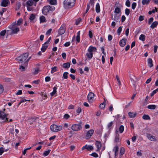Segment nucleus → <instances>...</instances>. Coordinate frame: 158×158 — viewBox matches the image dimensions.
Returning <instances> with one entry per match:
<instances>
[{
  "label": "nucleus",
  "mask_w": 158,
  "mask_h": 158,
  "mask_svg": "<svg viewBox=\"0 0 158 158\" xmlns=\"http://www.w3.org/2000/svg\"><path fill=\"white\" fill-rule=\"evenodd\" d=\"M75 0H64L63 2V6L65 9L73 7L75 3Z\"/></svg>",
  "instance_id": "f257e3e1"
},
{
  "label": "nucleus",
  "mask_w": 158,
  "mask_h": 158,
  "mask_svg": "<svg viewBox=\"0 0 158 158\" xmlns=\"http://www.w3.org/2000/svg\"><path fill=\"white\" fill-rule=\"evenodd\" d=\"M55 8L54 6H44L42 9V12L44 15H46L48 14L50 11L54 10Z\"/></svg>",
  "instance_id": "f03ea898"
},
{
  "label": "nucleus",
  "mask_w": 158,
  "mask_h": 158,
  "mask_svg": "<svg viewBox=\"0 0 158 158\" xmlns=\"http://www.w3.org/2000/svg\"><path fill=\"white\" fill-rule=\"evenodd\" d=\"M9 28L11 29V33L12 34H16L19 31V28L18 26L15 25V23L9 26Z\"/></svg>",
  "instance_id": "7ed1b4c3"
},
{
  "label": "nucleus",
  "mask_w": 158,
  "mask_h": 158,
  "mask_svg": "<svg viewBox=\"0 0 158 158\" xmlns=\"http://www.w3.org/2000/svg\"><path fill=\"white\" fill-rule=\"evenodd\" d=\"M28 56V53H25L18 57L17 60L19 62L22 63L26 60Z\"/></svg>",
  "instance_id": "20e7f679"
},
{
  "label": "nucleus",
  "mask_w": 158,
  "mask_h": 158,
  "mask_svg": "<svg viewBox=\"0 0 158 158\" xmlns=\"http://www.w3.org/2000/svg\"><path fill=\"white\" fill-rule=\"evenodd\" d=\"M50 128L51 130L52 131L56 132L61 131L62 129V127L61 126H58L55 124H53L51 126Z\"/></svg>",
  "instance_id": "39448f33"
},
{
  "label": "nucleus",
  "mask_w": 158,
  "mask_h": 158,
  "mask_svg": "<svg viewBox=\"0 0 158 158\" xmlns=\"http://www.w3.org/2000/svg\"><path fill=\"white\" fill-rule=\"evenodd\" d=\"M0 118L5 122L8 121L7 115L3 111H0Z\"/></svg>",
  "instance_id": "423d86ee"
},
{
  "label": "nucleus",
  "mask_w": 158,
  "mask_h": 158,
  "mask_svg": "<svg viewBox=\"0 0 158 158\" xmlns=\"http://www.w3.org/2000/svg\"><path fill=\"white\" fill-rule=\"evenodd\" d=\"M82 128L80 124H74L71 127V129L74 131H77L80 130Z\"/></svg>",
  "instance_id": "0eeeda50"
},
{
  "label": "nucleus",
  "mask_w": 158,
  "mask_h": 158,
  "mask_svg": "<svg viewBox=\"0 0 158 158\" xmlns=\"http://www.w3.org/2000/svg\"><path fill=\"white\" fill-rule=\"evenodd\" d=\"M65 30L66 27L65 25L64 24H62L59 29V34L61 35L64 34L65 31Z\"/></svg>",
  "instance_id": "6e6552de"
},
{
  "label": "nucleus",
  "mask_w": 158,
  "mask_h": 158,
  "mask_svg": "<svg viewBox=\"0 0 158 158\" xmlns=\"http://www.w3.org/2000/svg\"><path fill=\"white\" fill-rule=\"evenodd\" d=\"M120 15L116 13H114L113 14L112 13L111 14V19L112 20L115 21H118V20Z\"/></svg>",
  "instance_id": "1a4fd4ad"
},
{
  "label": "nucleus",
  "mask_w": 158,
  "mask_h": 158,
  "mask_svg": "<svg viewBox=\"0 0 158 158\" xmlns=\"http://www.w3.org/2000/svg\"><path fill=\"white\" fill-rule=\"evenodd\" d=\"M94 94L92 92H90L88 94L87 98L89 102H92L94 100Z\"/></svg>",
  "instance_id": "9d476101"
},
{
  "label": "nucleus",
  "mask_w": 158,
  "mask_h": 158,
  "mask_svg": "<svg viewBox=\"0 0 158 158\" xmlns=\"http://www.w3.org/2000/svg\"><path fill=\"white\" fill-rule=\"evenodd\" d=\"M10 4L9 0H2L1 3V6L3 7H6Z\"/></svg>",
  "instance_id": "9b49d317"
},
{
  "label": "nucleus",
  "mask_w": 158,
  "mask_h": 158,
  "mask_svg": "<svg viewBox=\"0 0 158 158\" xmlns=\"http://www.w3.org/2000/svg\"><path fill=\"white\" fill-rule=\"evenodd\" d=\"M94 132V130L93 129H90L88 131L86 134V138L87 139H89Z\"/></svg>",
  "instance_id": "f8f14e48"
},
{
  "label": "nucleus",
  "mask_w": 158,
  "mask_h": 158,
  "mask_svg": "<svg viewBox=\"0 0 158 158\" xmlns=\"http://www.w3.org/2000/svg\"><path fill=\"white\" fill-rule=\"evenodd\" d=\"M94 0H90L89 4H88L87 5V9L85 14L89 10L90 8V4L91 6H92L93 7H94Z\"/></svg>",
  "instance_id": "ddd939ff"
},
{
  "label": "nucleus",
  "mask_w": 158,
  "mask_h": 158,
  "mask_svg": "<svg viewBox=\"0 0 158 158\" xmlns=\"http://www.w3.org/2000/svg\"><path fill=\"white\" fill-rule=\"evenodd\" d=\"M85 149H86L88 151L92 150L93 149V147L92 146L86 145L82 148V150Z\"/></svg>",
  "instance_id": "4468645a"
},
{
  "label": "nucleus",
  "mask_w": 158,
  "mask_h": 158,
  "mask_svg": "<svg viewBox=\"0 0 158 158\" xmlns=\"http://www.w3.org/2000/svg\"><path fill=\"white\" fill-rule=\"evenodd\" d=\"M127 40L125 39H123L120 40L119 42L120 45L121 47H124L126 44Z\"/></svg>",
  "instance_id": "2eb2a0df"
},
{
  "label": "nucleus",
  "mask_w": 158,
  "mask_h": 158,
  "mask_svg": "<svg viewBox=\"0 0 158 158\" xmlns=\"http://www.w3.org/2000/svg\"><path fill=\"white\" fill-rule=\"evenodd\" d=\"M95 144L97 148V151L100 150L102 147L101 143L99 141H96Z\"/></svg>",
  "instance_id": "dca6fc26"
},
{
  "label": "nucleus",
  "mask_w": 158,
  "mask_h": 158,
  "mask_svg": "<svg viewBox=\"0 0 158 158\" xmlns=\"http://www.w3.org/2000/svg\"><path fill=\"white\" fill-rule=\"evenodd\" d=\"M147 137L151 141H155L156 140L155 137L154 136L150 134H147Z\"/></svg>",
  "instance_id": "f3484780"
},
{
  "label": "nucleus",
  "mask_w": 158,
  "mask_h": 158,
  "mask_svg": "<svg viewBox=\"0 0 158 158\" xmlns=\"http://www.w3.org/2000/svg\"><path fill=\"white\" fill-rule=\"evenodd\" d=\"M97 48L96 47L93 46H90L88 48V52L93 53V52H95Z\"/></svg>",
  "instance_id": "a211bd4d"
},
{
  "label": "nucleus",
  "mask_w": 158,
  "mask_h": 158,
  "mask_svg": "<svg viewBox=\"0 0 158 158\" xmlns=\"http://www.w3.org/2000/svg\"><path fill=\"white\" fill-rule=\"evenodd\" d=\"M121 9L117 7L115 8L114 11V13L118 14L121 15Z\"/></svg>",
  "instance_id": "6ab92c4d"
},
{
  "label": "nucleus",
  "mask_w": 158,
  "mask_h": 158,
  "mask_svg": "<svg viewBox=\"0 0 158 158\" xmlns=\"http://www.w3.org/2000/svg\"><path fill=\"white\" fill-rule=\"evenodd\" d=\"M118 147L117 146H115L113 149V151L114 152V155L116 156L118 155Z\"/></svg>",
  "instance_id": "aec40b11"
},
{
  "label": "nucleus",
  "mask_w": 158,
  "mask_h": 158,
  "mask_svg": "<svg viewBox=\"0 0 158 158\" xmlns=\"http://www.w3.org/2000/svg\"><path fill=\"white\" fill-rule=\"evenodd\" d=\"M95 10L97 13H98L100 11V6L99 3H97L96 5Z\"/></svg>",
  "instance_id": "412c9836"
},
{
  "label": "nucleus",
  "mask_w": 158,
  "mask_h": 158,
  "mask_svg": "<svg viewBox=\"0 0 158 158\" xmlns=\"http://www.w3.org/2000/svg\"><path fill=\"white\" fill-rule=\"evenodd\" d=\"M85 56L88 58L90 60L93 57V53L88 52L86 54Z\"/></svg>",
  "instance_id": "4be33fe9"
},
{
  "label": "nucleus",
  "mask_w": 158,
  "mask_h": 158,
  "mask_svg": "<svg viewBox=\"0 0 158 158\" xmlns=\"http://www.w3.org/2000/svg\"><path fill=\"white\" fill-rule=\"evenodd\" d=\"M48 44H46L45 43L42 45V47L41 48V50L42 52H44L48 48Z\"/></svg>",
  "instance_id": "5701e85b"
},
{
  "label": "nucleus",
  "mask_w": 158,
  "mask_h": 158,
  "mask_svg": "<svg viewBox=\"0 0 158 158\" xmlns=\"http://www.w3.org/2000/svg\"><path fill=\"white\" fill-rule=\"evenodd\" d=\"M23 23V19L20 18L17 21V23H15V25L19 27Z\"/></svg>",
  "instance_id": "b1692460"
},
{
  "label": "nucleus",
  "mask_w": 158,
  "mask_h": 158,
  "mask_svg": "<svg viewBox=\"0 0 158 158\" xmlns=\"http://www.w3.org/2000/svg\"><path fill=\"white\" fill-rule=\"evenodd\" d=\"M35 3L32 0H28L27 2V6H31L34 5Z\"/></svg>",
  "instance_id": "393cba45"
},
{
  "label": "nucleus",
  "mask_w": 158,
  "mask_h": 158,
  "mask_svg": "<svg viewBox=\"0 0 158 158\" xmlns=\"http://www.w3.org/2000/svg\"><path fill=\"white\" fill-rule=\"evenodd\" d=\"M148 65L150 67L153 66L152 61L151 59L149 58L148 60Z\"/></svg>",
  "instance_id": "a878e982"
},
{
  "label": "nucleus",
  "mask_w": 158,
  "mask_h": 158,
  "mask_svg": "<svg viewBox=\"0 0 158 158\" xmlns=\"http://www.w3.org/2000/svg\"><path fill=\"white\" fill-rule=\"evenodd\" d=\"M124 152L125 150L124 148L123 147L121 148L119 154V156L120 158H121L122 156L124 153Z\"/></svg>",
  "instance_id": "bb28decb"
},
{
  "label": "nucleus",
  "mask_w": 158,
  "mask_h": 158,
  "mask_svg": "<svg viewBox=\"0 0 158 158\" xmlns=\"http://www.w3.org/2000/svg\"><path fill=\"white\" fill-rule=\"evenodd\" d=\"M158 24V23L157 21H155L153 22L151 25L150 27L153 29L156 27Z\"/></svg>",
  "instance_id": "cd10ccee"
},
{
  "label": "nucleus",
  "mask_w": 158,
  "mask_h": 158,
  "mask_svg": "<svg viewBox=\"0 0 158 158\" xmlns=\"http://www.w3.org/2000/svg\"><path fill=\"white\" fill-rule=\"evenodd\" d=\"M57 88L56 86H55L53 88V91L50 93V94L52 96H53L56 92Z\"/></svg>",
  "instance_id": "c85d7f7f"
},
{
  "label": "nucleus",
  "mask_w": 158,
  "mask_h": 158,
  "mask_svg": "<svg viewBox=\"0 0 158 158\" xmlns=\"http://www.w3.org/2000/svg\"><path fill=\"white\" fill-rule=\"evenodd\" d=\"M48 1L51 5H55L57 3V0H48Z\"/></svg>",
  "instance_id": "c756f323"
},
{
  "label": "nucleus",
  "mask_w": 158,
  "mask_h": 158,
  "mask_svg": "<svg viewBox=\"0 0 158 158\" xmlns=\"http://www.w3.org/2000/svg\"><path fill=\"white\" fill-rule=\"evenodd\" d=\"M58 71V68L56 66L52 67L51 68V73H53L54 72L57 71Z\"/></svg>",
  "instance_id": "7c9ffc66"
},
{
  "label": "nucleus",
  "mask_w": 158,
  "mask_h": 158,
  "mask_svg": "<svg viewBox=\"0 0 158 158\" xmlns=\"http://www.w3.org/2000/svg\"><path fill=\"white\" fill-rule=\"evenodd\" d=\"M145 36L143 34H141L139 38L140 40L144 41L145 39Z\"/></svg>",
  "instance_id": "2f4dec72"
},
{
  "label": "nucleus",
  "mask_w": 158,
  "mask_h": 158,
  "mask_svg": "<svg viewBox=\"0 0 158 158\" xmlns=\"http://www.w3.org/2000/svg\"><path fill=\"white\" fill-rule=\"evenodd\" d=\"M70 66V64L69 62L64 63L63 64V67L65 68H69Z\"/></svg>",
  "instance_id": "473e14b6"
},
{
  "label": "nucleus",
  "mask_w": 158,
  "mask_h": 158,
  "mask_svg": "<svg viewBox=\"0 0 158 158\" xmlns=\"http://www.w3.org/2000/svg\"><path fill=\"white\" fill-rule=\"evenodd\" d=\"M150 2V0H142V3L143 5L145 4L148 5L149 3Z\"/></svg>",
  "instance_id": "72a5a7b5"
},
{
  "label": "nucleus",
  "mask_w": 158,
  "mask_h": 158,
  "mask_svg": "<svg viewBox=\"0 0 158 158\" xmlns=\"http://www.w3.org/2000/svg\"><path fill=\"white\" fill-rule=\"evenodd\" d=\"M40 23H44L46 21L45 17L43 16L40 17Z\"/></svg>",
  "instance_id": "f704fd0d"
},
{
  "label": "nucleus",
  "mask_w": 158,
  "mask_h": 158,
  "mask_svg": "<svg viewBox=\"0 0 158 158\" xmlns=\"http://www.w3.org/2000/svg\"><path fill=\"white\" fill-rule=\"evenodd\" d=\"M35 15L34 14H31L29 19L31 21L33 20L35 18Z\"/></svg>",
  "instance_id": "c9c22d12"
},
{
  "label": "nucleus",
  "mask_w": 158,
  "mask_h": 158,
  "mask_svg": "<svg viewBox=\"0 0 158 158\" xmlns=\"http://www.w3.org/2000/svg\"><path fill=\"white\" fill-rule=\"evenodd\" d=\"M50 151L51 150L50 149H48L47 151H44L43 153V156H47L49 154Z\"/></svg>",
  "instance_id": "e433bc0d"
},
{
  "label": "nucleus",
  "mask_w": 158,
  "mask_h": 158,
  "mask_svg": "<svg viewBox=\"0 0 158 158\" xmlns=\"http://www.w3.org/2000/svg\"><path fill=\"white\" fill-rule=\"evenodd\" d=\"M128 114L130 118H134L136 116V113H132L129 112Z\"/></svg>",
  "instance_id": "4c0bfd02"
},
{
  "label": "nucleus",
  "mask_w": 158,
  "mask_h": 158,
  "mask_svg": "<svg viewBox=\"0 0 158 158\" xmlns=\"http://www.w3.org/2000/svg\"><path fill=\"white\" fill-rule=\"evenodd\" d=\"M142 118L145 120H150V118L148 115L144 114L142 117Z\"/></svg>",
  "instance_id": "58836bf2"
},
{
  "label": "nucleus",
  "mask_w": 158,
  "mask_h": 158,
  "mask_svg": "<svg viewBox=\"0 0 158 158\" xmlns=\"http://www.w3.org/2000/svg\"><path fill=\"white\" fill-rule=\"evenodd\" d=\"M120 133H122L124 130V127L123 125H121L119 128Z\"/></svg>",
  "instance_id": "ea45409f"
},
{
  "label": "nucleus",
  "mask_w": 158,
  "mask_h": 158,
  "mask_svg": "<svg viewBox=\"0 0 158 158\" xmlns=\"http://www.w3.org/2000/svg\"><path fill=\"white\" fill-rule=\"evenodd\" d=\"M156 106L155 105H149L148 106V108L151 110H154L156 108Z\"/></svg>",
  "instance_id": "a19ab883"
},
{
  "label": "nucleus",
  "mask_w": 158,
  "mask_h": 158,
  "mask_svg": "<svg viewBox=\"0 0 158 158\" xmlns=\"http://www.w3.org/2000/svg\"><path fill=\"white\" fill-rule=\"evenodd\" d=\"M6 32V30H3L1 31L0 33V35L1 36H4L5 35Z\"/></svg>",
  "instance_id": "79ce46f5"
},
{
  "label": "nucleus",
  "mask_w": 158,
  "mask_h": 158,
  "mask_svg": "<svg viewBox=\"0 0 158 158\" xmlns=\"http://www.w3.org/2000/svg\"><path fill=\"white\" fill-rule=\"evenodd\" d=\"M68 73L67 72H64L63 74V77L64 79H67L68 78Z\"/></svg>",
  "instance_id": "37998d69"
},
{
  "label": "nucleus",
  "mask_w": 158,
  "mask_h": 158,
  "mask_svg": "<svg viewBox=\"0 0 158 158\" xmlns=\"http://www.w3.org/2000/svg\"><path fill=\"white\" fill-rule=\"evenodd\" d=\"M122 31V27L121 26L119 27L117 30V33L119 35Z\"/></svg>",
  "instance_id": "c03bdc74"
},
{
  "label": "nucleus",
  "mask_w": 158,
  "mask_h": 158,
  "mask_svg": "<svg viewBox=\"0 0 158 158\" xmlns=\"http://www.w3.org/2000/svg\"><path fill=\"white\" fill-rule=\"evenodd\" d=\"M125 14H126V15L127 16L129 14V13H130V10L128 8H126L125 10Z\"/></svg>",
  "instance_id": "a18cd8bd"
},
{
  "label": "nucleus",
  "mask_w": 158,
  "mask_h": 158,
  "mask_svg": "<svg viewBox=\"0 0 158 158\" xmlns=\"http://www.w3.org/2000/svg\"><path fill=\"white\" fill-rule=\"evenodd\" d=\"M35 118H32L29 119L28 121L29 122L30 124L33 123V122L35 120Z\"/></svg>",
  "instance_id": "49530a36"
},
{
  "label": "nucleus",
  "mask_w": 158,
  "mask_h": 158,
  "mask_svg": "<svg viewBox=\"0 0 158 158\" xmlns=\"http://www.w3.org/2000/svg\"><path fill=\"white\" fill-rule=\"evenodd\" d=\"M70 117L69 115L68 114H65L64 116V118L65 119H67Z\"/></svg>",
  "instance_id": "de8ad7c7"
},
{
  "label": "nucleus",
  "mask_w": 158,
  "mask_h": 158,
  "mask_svg": "<svg viewBox=\"0 0 158 158\" xmlns=\"http://www.w3.org/2000/svg\"><path fill=\"white\" fill-rule=\"evenodd\" d=\"M125 4L127 7H130V2L129 0H127Z\"/></svg>",
  "instance_id": "09e8293b"
},
{
  "label": "nucleus",
  "mask_w": 158,
  "mask_h": 158,
  "mask_svg": "<svg viewBox=\"0 0 158 158\" xmlns=\"http://www.w3.org/2000/svg\"><path fill=\"white\" fill-rule=\"evenodd\" d=\"M113 124V122L111 121L107 125V127L109 129L111 128V127L112 126Z\"/></svg>",
  "instance_id": "8fccbe9b"
},
{
  "label": "nucleus",
  "mask_w": 158,
  "mask_h": 158,
  "mask_svg": "<svg viewBox=\"0 0 158 158\" xmlns=\"http://www.w3.org/2000/svg\"><path fill=\"white\" fill-rule=\"evenodd\" d=\"M52 31V29L51 28L49 29L46 32V34L47 35H49L51 34Z\"/></svg>",
  "instance_id": "3c124183"
},
{
  "label": "nucleus",
  "mask_w": 158,
  "mask_h": 158,
  "mask_svg": "<svg viewBox=\"0 0 158 158\" xmlns=\"http://www.w3.org/2000/svg\"><path fill=\"white\" fill-rule=\"evenodd\" d=\"M4 90V88L2 85H0V94L2 93Z\"/></svg>",
  "instance_id": "603ef678"
},
{
  "label": "nucleus",
  "mask_w": 158,
  "mask_h": 158,
  "mask_svg": "<svg viewBox=\"0 0 158 158\" xmlns=\"http://www.w3.org/2000/svg\"><path fill=\"white\" fill-rule=\"evenodd\" d=\"M6 10V9L5 8H2V11L0 12V14L1 15H2L3 13L5 12Z\"/></svg>",
  "instance_id": "864d4df0"
},
{
  "label": "nucleus",
  "mask_w": 158,
  "mask_h": 158,
  "mask_svg": "<svg viewBox=\"0 0 158 158\" xmlns=\"http://www.w3.org/2000/svg\"><path fill=\"white\" fill-rule=\"evenodd\" d=\"M137 155L138 156H141L142 155V151L141 150H140L137 152Z\"/></svg>",
  "instance_id": "5fc2aeb1"
},
{
  "label": "nucleus",
  "mask_w": 158,
  "mask_h": 158,
  "mask_svg": "<svg viewBox=\"0 0 158 158\" xmlns=\"http://www.w3.org/2000/svg\"><path fill=\"white\" fill-rule=\"evenodd\" d=\"M4 152V148L2 147L0 148V155H2V154Z\"/></svg>",
  "instance_id": "6e6d98bb"
},
{
  "label": "nucleus",
  "mask_w": 158,
  "mask_h": 158,
  "mask_svg": "<svg viewBox=\"0 0 158 158\" xmlns=\"http://www.w3.org/2000/svg\"><path fill=\"white\" fill-rule=\"evenodd\" d=\"M99 107L100 108H101L102 109H103L105 107V104L103 103H101Z\"/></svg>",
  "instance_id": "4d7b16f0"
},
{
  "label": "nucleus",
  "mask_w": 158,
  "mask_h": 158,
  "mask_svg": "<svg viewBox=\"0 0 158 158\" xmlns=\"http://www.w3.org/2000/svg\"><path fill=\"white\" fill-rule=\"evenodd\" d=\"M136 4L135 2H133L132 5V8L133 9H134L136 6Z\"/></svg>",
  "instance_id": "13d9d810"
},
{
  "label": "nucleus",
  "mask_w": 158,
  "mask_h": 158,
  "mask_svg": "<svg viewBox=\"0 0 158 158\" xmlns=\"http://www.w3.org/2000/svg\"><path fill=\"white\" fill-rule=\"evenodd\" d=\"M144 19V16L142 15L139 16V20L140 21H142Z\"/></svg>",
  "instance_id": "bf43d9fd"
},
{
  "label": "nucleus",
  "mask_w": 158,
  "mask_h": 158,
  "mask_svg": "<svg viewBox=\"0 0 158 158\" xmlns=\"http://www.w3.org/2000/svg\"><path fill=\"white\" fill-rule=\"evenodd\" d=\"M158 91V88L156 89L153 90L151 94V96H152L153 95H154L155 94H156L157 91Z\"/></svg>",
  "instance_id": "052dcab7"
},
{
  "label": "nucleus",
  "mask_w": 158,
  "mask_h": 158,
  "mask_svg": "<svg viewBox=\"0 0 158 158\" xmlns=\"http://www.w3.org/2000/svg\"><path fill=\"white\" fill-rule=\"evenodd\" d=\"M81 110L80 107H78L76 110L78 114L81 113Z\"/></svg>",
  "instance_id": "680f3d73"
},
{
  "label": "nucleus",
  "mask_w": 158,
  "mask_h": 158,
  "mask_svg": "<svg viewBox=\"0 0 158 158\" xmlns=\"http://www.w3.org/2000/svg\"><path fill=\"white\" fill-rule=\"evenodd\" d=\"M153 18L152 17L151 18L148 20V23L149 24H150L151 23L153 22Z\"/></svg>",
  "instance_id": "e2e57ef3"
},
{
  "label": "nucleus",
  "mask_w": 158,
  "mask_h": 158,
  "mask_svg": "<svg viewBox=\"0 0 158 158\" xmlns=\"http://www.w3.org/2000/svg\"><path fill=\"white\" fill-rule=\"evenodd\" d=\"M51 78L49 77H46L45 78V81L46 82H48L50 81Z\"/></svg>",
  "instance_id": "0e129e2a"
},
{
  "label": "nucleus",
  "mask_w": 158,
  "mask_h": 158,
  "mask_svg": "<svg viewBox=\"0 0 158 158\" xmlns=\"http://www.w3.org/2000/svg\"><path fill=\"white\" fill-rule=\"evenodd\" d=\"M91 155L95 157H97L98 156V154L95 152L92 153Z\"/></svg>",
  "instance_id": "69168bd1"
},
{
  "label": "nucleus",
  "mask_w": 158,
  "mask_h": 158,
  "mask_svg": "<svg viewBox=\"0 0 158 158\" xmlns=\"http://www.w3.org/2000/svg\"><path fill=\"white\" fill-rule=\"evenodd\" d=\"M39 72V69H35L33 72L34 74H37Z\"/></svg>",
  "instance_id": "338daca9"
},
{
  "label": "nucleus",
  "mask_w": 158,
  "mask_h": 158,
  "mask_svg": "<svg viewBox=\"0 0 158 158\" xmlns=\"http://www.w3.org/2000/svg\"><path fill=\"white\" fill-rule=\"evenodd\" d=\"M74 106H73V105H70L68 107V109H74Z\"/></svg>",
  "instance_id": "774afa93"
}]
</instances>
